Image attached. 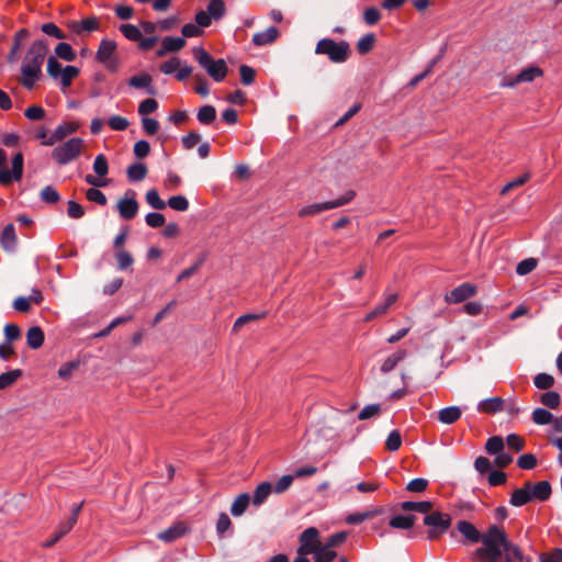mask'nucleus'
Wrapping results in <instances>:
<instances>
[{"label":"nucleus","instance_id":"6","mask_svg":"<svg viewBox=\"0 0 562 562\" xmlns=\"http://www.w3.org/2000/svg\"><path fill=\"white\" fill-rule=\"evenodd\" d=\"M355 198L356 192L353 190H348L336 200L305 205L299 210L297 215L299 217L314 216L324 211L344 206L350 203Z\"/></svg>","mask_w":562,"mask_h":562},{"label":"nucleus","instance_id":"45","mask_svg":"<svg viewBox=\"0 0 562 562\" xmlns=\"http://www.w3.org/2000/svg\"><path fill=\"white\" fill-rule=\"evenodd\" d=\"M22 375V370L14 369L0 374V390L12 385Z\"/></svg>","mask_w":562,"mask_h":562},{"label":"nucleus","instance_id":"8","mask_svg":"<svg viewBox=\"0 0 562 562\" xmlns=\"http://www.w3.org/2000/svg\"><path fill=\"white\" fill-rule=\"evenodd\" d=\"M481 542L486 548H488V546H492L493 548H504L505 550L506 548H510L507 533L497 525H491L486 531L483 532Z\"/></svg>","mask_w":562,"mask_h":562},{"label":"nucleus","instance_id":"44","mask_svg":"<svg viewBox=\"0 0 562 562\" xmlns=\"http://www.w3.org/2000/svg\"><path fill=\"white\" fill-rule=\"evenodd\" d=\"M555 380L551 374L548 373H538L533 378V384L539 390L549 391L554 384Z\"/></svg>","mask_w":562,"mask_h":562},{"label":"nucleus","instance_id":"47","mask_svg":"<svg viewBox=\"0 0 562 562\" xmlns=\"http://www.w3.org/2000/svg\"><path fill=\"white\" fill-rule=\"evenodd\" d=\"M375 43V36L373 33L362 36L357 43V49L359 54L364 55L369 53Z\"/></svg>","mask_w":562,"mask_h":562},{"label":"nucleus","instance_id":"20","mask_svg":"<svg viewBox=\"0 0 562 562\" xmlns=\"http://www.w3.org/2000/svg\"><path fill=\"white\" fill-rule=\"evenodd\" d=\"M505 401L502 397H488L481 401L477 405V411L485 414H496L504 409Z\"/></svg>","mask_w":562,"mask_h":562},{"label":"nucleus","instance_id":"31","mask_svg":"<svg viewBox=\"0 0 562 562\" xmlns=\"http://www.w3.org/2000/svg\"><path fill=\"white\" fill-rule=\"evenodd\" d=\"M538 401L549 409H557L561 404V396L555 391H547L539 394Z\"/></svg>","mask_w":562,"mask_h":562},{"label":"nucleus","instance_id":"36","mask_svg":"<svg viewBox=\"0 0 562 562\" xmlns=\"http://www.w3.org/2000/svg\"><path fill=\"white\" fill-rule=\"evenodd\" d=\"M406 355V351L401 349L389 356L381 366V372L389 373L392 371L400 361L405 359Z\"/></svg>","mask_w":562,"mask_h":562},{"label":"nucleus","instance_id":"23","mask_svg":"<svg viewBox=\"0 0 562 562\" xmlns=\"http://www.w3.org/2000/svg\"><path fill=\"white\" fill-rule=\"evenodd\" d=\"M279 37V31L274 26H270L262 32H258L252 36V43L255 46H265L272 44Z\"/></svg>","mask_w":562,"mask_h":562},{"label":"nucleus","instance_id":"22","mask_svg":"<svg viewBox=\"0 0 562 562\" xmlns=\"http://www.w3.org/2000/svg\"><path fill=\"white\" fill-rule=\"evenodd\" d=\"M79 68L76 66L67 65L60 74L57 76V80L60 85V89L66 91L72 83V81L79 76Z\"/></svg>","mask_w":562,"mask_h":562},{"label":"nucleus","instance_id":"4","mask_svg":"<svg viewBox=\"0 0 562 562\" xmlns=\"http://www.w3.org/2000/svg\"><path fill=\"white\" fill-rule=\"evenodd\" d=\"M350 52L349 43L345 41L335 42L331 38L318 41L315 47L317 55H326L335 64L345 63L349 58Z\"/></svg>","mask_w":562,"mask_h":562},{"label":"nucleus","instance_id":"17","mask_svg":"<svg viewBox=\"0 0 562 562\" xmlns=\"http://www.w3.org/2000/svg\"><path fill=\"white\" fill-rule=\"evenodd\" d=\"M529 490L532 501L544 502L550 498L552 493L551 484L548 481H540L535 484L529 482Z\"/></svg>","mask_w":562,"mask_h":562},{"label":"nucleus","instance_id":"25","mask_svg":"<svg viewBox=\"0 0 562 562\" xmlns=\"http://www.w3.org/2000/svg\"><path fill=\"white\" fill-rule=\"evenodd\" d=\"M100 27L99 19L95 16H90L87 19H83L82 21H76L71 23V29L77 34H80L82 32H92L97 31Z\"/></svg>","mask_w":562,"mask_h":562},{"label":"nucleus","instance_id":"1","mask_svg":"<svg viewBox=\"0 0 562 562\" xmlns=\"http://www.w3.org/2000/svg\"><path fill=\"white\" fill-rule=\"evenodd\" d=\"M48 47L44 41H34L27 49L21 66V85L31 90L42 76V66Z\"/></svg>","mask_w":562,"mask_h":562},{"label":"nucleus","instance_id":"43","mask_svg":"<svg viewBox=\"0 0 562 562\" xmlns=\"http://www.w3.org/2000/svg\"><path fill=\"white\" fill-rule=\"evenodd\" d=\"M504 449V440L501 436H493L487 439L485 450L488 454L496 456Z\"/></svg>","mask_w":562,"mask_h":562},{"label":"nucleus","instance_id":"38","mask_svg":"<svg viewBox=\"0 0 562 562\" xmlns=\"http://www.w3.org/2000/svg\"><path fill=\"white\" fill-rule=\"evenodd\" d=\"M397 301L396 293H385L383 302L379 304L370 316L386 314L390 307Z\"/></svg>","mask_w":562,"mask_h":562},{"label":"nucleus","instance_id":"24","mask_svg":"<svg viewBox=\"0 0 562 562\" xmlns=\"http://www.w3.org/2000/svg\"><path fill=\"white\" fill-rule=\"evenodd\" d=\"M0 243L5 251H13L15 249L18 244V237L13 224H8L7 226H4L1 234Z\"/></svg>","mask_w":562,"mask_h":562},{"label":"nucleus","instance_id":"51","mask_svg":"<svg viewBox=\"0 0 562 562\" xmlns=\"http://www.w3.org/2000/svg\"><path fill=\"white\" fill-rule=\"evenodd\" d=\"M206 12L215 20L223 16L225 12V4L223 0H212L209 5Z\"/></svg>","mask_w":562,"mask_h":562},{"label":"nucleus","instance_id":"63","mask_svg":"<svg viewBox=\"0 0 562 562\" xmlns=\"http://www.w3.org/2000/svg\"><path fill=\"white\" fill-rule=\"evenodd\" d=\"M537 267V260L533 258H528L520 261L516 267V272L519 276H525L533 271Z\"/></svg>","mask_w":562,"mask_h":562},{"label":"nucleus","instance_id":"10","mask_svg":"<svg viewBox=\"0 0 562 562\" xmlns=\"http://www.w3.org/2000/svg\"><path fill=\"white\" fill-rule=\"evenodd\" d=\"M80 128V123L76 121H68L60 123L49 135V139L42 142L43 146H53L54 144L64 140L71 134H75Z\"/></svg>","mask_w":562,"mask_h":562},{"label":"nucleus","instance_id":"14","mask_svg":"<svg viewBox=\"0 0 562 562\" xmlns=\"http://www.w3.org/2000/svg\"><path fill=\"white\" fill-rule=\"evenodd\" d=\"M456 529L463 536V543H477L481 541L483 533L468 520H459L456 525Z\"/></svg>","mask_w":562,"mask_h":562},{"label":"nucleus","instance_id":"18","mask_svg":"<svg viewBox=\"0 0 562 562\" xmlns=\"http://www.w3.org/2000/svg\"><path fill=\"white\" fill-rule=\"evenodd\" d=\"M531 494L529 490V481L525 482L522 487L516 488L509 498V504L514 507H520L531 502Z\"/></svg>","mask_w":562,"mask_h":562},{"label":"nucleus","instance_id":"62","mask_svg":"<svg viewBox=\"0 0 562 562\" xmlns=\"http://www.w3.org/2000/svg\"><path fill=\"white\" fill-rule=\"evenodd\" d=\"M41 199L46 203H56L59 201L60 196L54 187L46 186L41 191Z\"/></svg>","mask_w":562,"mask_h":562},{"label":"nucleus","instance_id":"2","mask_svg":"<svg viewBox=\"0 0 562 562\" xmlns=\"http://www.w3.org/2000/svg\"><path fill=\"white\" fill-rule=\"evenodd\" d=\"M86 149V143L80 137H71L55 146L50 153L52 159L59 166L68 165L78 159Z\"/></svg>","mask_w":562,"mask_h":562},{"label":"nucleus","instance_id":"12","mask_svg":"<svg viewBox=\"0 0 562 562\" xmlns=\"http://www.w3.org/2000/svg\"><path fill=\"white\" fill-rule=\"evenodd\" d=\"M43 302V295L41 291L33 290L29 296H20L14 300L13 307L18 313H30L32 312L33 305H40Z\"/></svg>","mask_w":562,"mask_h":562},{"label":"nucleus","instance_id":"33","mask_svg":"<svg viewBox=\"0 0 562 562\" xmlns=\"http://www.w3.org/2000/svg\"><path fill=\"white\" fill-rule=\"evenodd\" d=\"M417 517L415 515H397L390 519L389 525L392 528L396 529H411L416 521Z\"/></svg>","mask_w":562,"mask_h":562},{"label":"nucleus","instance_id":"27","mask_svg":"<svg viewBox=\"0 0 562 562\" xmlns=\"http://www.w3.org/2000/svg\"><path fill=\"white\" fill-rule=\"evenodd\" d=\"M116 50V43L111 40H102L95 54V59L100 63L106 61L113 57Z\"/></svg>","mask_w":562,"mask_h":562},{"label":"nucleus","instance_id":"40","mask_svg":"<svg viewBox=\"0 0 562 562\" xmlns=\"http://www.w3.org/2000/svg\"><path fill=\"white\" fill-rule=\"evenodd\" d=\"M55 54L58 58L65 61H72L76 59V53L72 47L65 42L58 43L55 47Z\"/></svg>","mask_w":562,"mask_h":562},{"label":"nucleus","instance_id":"42","mask_svg":"<svg viewBox=\"0 0 562 562\" xmlns=\"http://www.w3.org/2000/svg\"><path fill=\"white\" fill-rule=\"evenodd\" d=\"M315 562H333L337 552L325 547L323 543L314 551Z\"/></svg>","mask_w":562,"mask_h":562},{"label":"nucleus","instance_id":"57","mask_svg":"<svg viewBox=\"0 0 562 562\" xmlns=\"http://www.w3.org/2000/svg\"><path fill=\"white\" fill-rule=\"evenodd\" d=\"M157 109L158 102L153 98H148L139 103L138 113L145 117L146 115L155 112Z\"/></svg>","mask_w":562,"mask_h":562},{"label":"nucleus","instance_id":"13","mask_svg":"<svg viewBox=\"0 0 562 562\" xmlns=\"http://www.w3.org/2000/svg\"><path fill=\"white\" fill-rule=\"evenodd\" d=\"M475 293L476 286L465 282L447 293L445 299L448 303H460L473 296Z\"/></svg>","mask_w":562,"mask_h":562},{"label":"nucleus","instance_id":"60","mask_svg":"<svg viewBox=\"0 0 562 562\" xmlns=\"http://www.w3.org/2000/svg\"><path fill=\"white\" fill-rule=\"evenodd\" d=\"M293 480L294 476L292 474L283 475L277 481L272 488L277 494L284 493L286 490L290 488V486L293 483Z\"/></svg>","mask_w":562,"mask_h":562},{"label":"nucleus","instance_id":"49","mask_svg":"<svg viewBox=\"0 0 562 562\" xmlns=\"http://www.w3.org/2000/svg\"><path fill=\"white\" fill-rule=\"evenodd\" d=\"M93 170L97 176L105 179V176L109 173V164L104 155L100 154L95 157L93 162Z\"/></svg>","mask_w":562,"mask_h":562},{"label":"nucleus","instance_id":"5","mask_svg":"<svg viewBox=\"0 0 562 562\" xmlns=\"http://www.w3.org/2000/svg\"><path fill=\"white\" fill-rule=\"evenodd\" d=\"M423 522L428 527L427 539L437 540L451 527L452 517L447 513L430 510L425 515Z\"/></svg>","mask_w":562,"mask_h":562},{"label":"nucleus","instance_id":"46","mask_svg":"<svg viewBox=\"0 0 562 562\" xmlns=\"http://www.w3.org/2000/svg\"><path fill=\"white\" fill-rule=\"evenodd\" d=\"M122 34L132 42H138L142 40L140 30L133 24H122L120 26Z\"/></svg>","mask_w":562,"mask_h":562},{"label":"nucleus","instance_id":"32","mask_svg":"<svg viewBox=\"0 0 562 562\" xmlns=\"http://www.w3.org/2000/svg\"><path fill=\"white\" fill-rule=\"evenodd\" d=\"M26 342L31 349H38L44 342V333L38 326L31 327L26 333Z\"/></svg>","mask_w":562,"mask_h":562},{"label":"nucleus","instance_id":"19","mask_svg":"<svg viewBox=\"0 0 562 562\" xmlns=\"http://www.w3.org/2000/svg\"><path fill=\"white\" fill-rule=\"evenodd\" d=\"M186 46L182 37H165L161 42V48L157 50V56L162 57L167 53L179 52Z\"/></svg>","mask_w":562,"mask_h":562},{"label":"nucleus","instance_id":"56","mask_svg":"<svg viewBox=\"0 0 562 562\" xmlns=\"http://www.w3.org/2000/svg\"><path fill=\"white\" fill-rule=\"evenodd\" d=\"M64 68L65 67L57 60L55 56L48 57L47 74L52 79L57 80L58 74H60Z\"/></svg>","mask_w":562,"mask_h":562},{"label":"nucleus","instance_id":"16","mask_svg":"<svg viewBox=\"0 0 562 562\" xmlns=\"http://www.w3.org/2000/svg\"><path fill=\"white\" fill-rule=\"evenodd\" d=\"M187 531L188 528L183 522H177L166 530L160 531L157 538L164 542L170 543L184 536Z\"/></svg>","mask_w":562,"mask_h":562},{"label":"nucleus","instance_id":"28","mask_svg":"<svg viewBox=\"0 0 562 562\" xmlns=\"http://www.w3.org/2000/svg\"><path fill=\"white\" fill-rule=\"evenodd\" d=\"M434 504L429 501H422V502H413V501H406L401 503V508L404 512H417L422 514H429V512L432 509Z\"/></svg>","mask_w":562,"mask_h":562},{"label":"nucleus","instance_id":"34","mask_svg":"<svg viewBox=\"0 0 562 562\" xmlns=\"http://www.w3.org/2000/svg\"><path fill=\"white\" fill-rule=\"evenodd\" d=\"M272 490V485L269 482L260 483L254 492L252 504L255 506H260L261 504H263Z\"/></svg>","mask_w":562,"mask_h":562},{"label":"nucleus","instance_id":"37","mask_svg":"<svg viewBox=\"0 0 562 562\" xmlns=\"http://www.w3.org/2000/svg\"><path fill=\"white\" fill-rule=\"evenodd\" d=\"M553 415L546 408L537 407L531 414V419L536 425L544 426L551 424Z\"/></svg>","mask_w":562,"mask_h":562},{"label":"nucleus","instance_id":"29","mask_svg":"<svg viewBox=\"0 0 562 562\" xmlns=\"http://www.w3.org/2000/svg\"><path fill=\"white\" fill-rule=\"evenodd\" d=\"M518 80L521 83L532 82L537 78H541L543 76V70L539 66H528L521 69L518 74Z\"/></svg>","mask_w":562,"mask_h":562},{"label":"nucleus","instance_id":"41","mask_svg":"<svg viewBox=\"0 0 562 562\" xmlns=\"http://www.w3.org/2000/svg\"><path fill=\"white\" fill-rule=\"evenodd\" d=\"M196 117L201 124H211L216 117V110L213 105H203L198 111Z\"/></svg>","mask_w":562,"mask_h":562},{"label":"nucleus","instance_id":"3","mask_svg":"<svg viewBox=\"0 0 562 562\" xmlns=\"http://www.w3.org/2000/svg\"><path fill=\"white\" fill-rule=\"evenodd\" d=\"M193 55L199 65L207 72V75L216 82L223 81L227 74L228 67L224 59H214L204 48L196 47Z\"/></svg>","mask_w":562,"mask_h":562},{"label":"nucleus","instance_id":"15","mask_svg":"<svg viewBox=\"0 0 562 562\" xmlns=\"http://www.w3.org/2000/svg\"><path fill=\"white\" fill-rule=\"evenodd\" d=\"M127 85L133 89H144L148 94H155L156 92L153 85V77L147 72H140L132 76L127 80Z\"/></svg>","mask_w":562,"mask_h":562},{"label":"nucleus","instance_id":"59","mask_svg":"<svg viewBox=\"0 0 562 562\" xmlns=\"http://www.w3.org/2000/svg\"><path fill=\"white\" fill-rule=\"evenodd\" d=\"M108 125L113 131H125L128 127L130 122L123 116L113 115L108 120Z\"/></svg>","mask_w":562,"mask_h":562},{"label":"nucleus","instance_id":"9","mask_svg":"<svg viewBox=\"0 0 562 562\" xmlns=\"http://www.w3.org/2000/svg\"><path fill=\"white\" fill-rule=\"evenodd\" d=\"M321 544L322 542L319 541V531L317 528L308 527L300 535L297 554H313Z\"/></svg>","mask_w":562,"mask_h":562},{"label":"nucleus","instance_id":"35","mask_svg":"<svg viewBox=\"0 0 562 562\" xmlns=\"http://www.w3.org/2000/svg\"><path fill=\"white\" fill-rule=\"evenodd\" d=\"M72 527L74 519H67L66 521H63L59 525L58 530L54 533V536L44 543V547H53L57 541H59L64 536H66L72 529Z\"/></svg>","mask_w":562,"mask_h":562},{"label":"nucleus","instance_id":"55","mask_svg":"<svg viewBox=\"0 0 562 562\" xmlns=\"http://www.w3.org/2000/svg\"><path fill=\"white\" fill-rule=\"evenodd\" d=\"M428 480L423 477H417L411 480L407 485L406 490L411 493H423L428 487Z\"/></svg>","mask_w":562,"mask_h":562},{"label":"nucleus","instance_id":"52","mask_svg":"<svg viewBox=\"0 0 562 562\" xmlns=\"http://www.w3.org/2000/svg\"><path fill=\"white\" fill-rule=\"evenodd\" d=\"M168 205L179 212H184L189 209V201L183 195H175L168 200Z\"/></svg>","mask_w":562,"mask_h":562},{"label":"nucleus","instance_id":"58","mask_svg":"<svg viewBox=\"0 0 562 562\" xmlns=\"http://www.w3.org/2000/svg\"><path fill=\"white\" fill-rule=\"evenodd\" d=\"M347 537H348L347 531L336 532L327 538L324 546L333 550V548H336V547L342 544L346 541Z\"/></svg>","mask_w":562,"mask_h":562},{"label":"nucleus","instance_id":"26","mask_svg":"<svg viewBox=\"0 0 562 562\" xmlns=\"http://www.w3.org/2000/svg\"><path fill=\"white\" fill-rule=\"evenodd\" d=\"M462 411L458 406H449L438 412V419L440 423L451 425L460 419Z\"/></svg>","mask_w":562,"mask_h":562},{"label":"nucleus","instance_id":"39","mask_svg":"<svg viewBox=\"0 0 562 562\" xmlns=\"http://www.w3.org/2000/svg\"><path fill=\"white\" fill-rule=\"evenodd\" d=\"M126 173L131 181H140L147 175V167L142 162H136L127 168Z\"/></svg>","mask_w":562,"mask_h":562},{"label":"nucleus","instance_id":"53","mask_svg":"<svg viewBox=\"0 0 562 562\" xmlns=\"http://www.w3.org/2000/svg\"><path fill=\"white\" fill-rule=\"evenodd\" d=\"M402 445V436L398 430H392L385 441V448L390 451H396Z\"/></svg>","mask_w":562,"mask_h":562},{"label":"nucleus","instance_id":"61","mask_svg":"<svg viewBox=\"0 0 562 562\" xmlns=\"http://www.w3.org/2000/svg\"><path fill=\"white\" fill-rule=\"evenodd\" d=\"M87 200L94 202L99 205L106 204V196L98 188H90L86 191Z\"/></svg>","mask_w":562,"mask_h":562},{"label":"nucleus","instance_id":"11","mask_svg":"<svg viewBox=\"0 0 562 562\" xmlns=\"http://www.w3.org/2000/svg\"><path fill=\"white\" fill-rule=\"evenodd\" d=\"M136 192L127 190L125 195L117 202V211L122 218L132 220L138 212V203L135 199Z\"/></svg>","mask_w":562,"mask_h":562},{"label":"nucleus","instance_id":"48","mask_svg":"<svg viewBox=\"0 0 562 562\" xmlns=\"http://www.w3.org/2000/svg\"><path fill=\"white\" fill-rule=\"evenodd\" d=\"M115 259L117 262V268L120 270H125L131 267L134 262L132 255L125 249H120L115 252Z\"/></svg>","mask_w":562,"mask_h":562},{"label":"nucleus","instance_id":"54","mask_svg":"<svg viewBox=\"0 0 562 562\" xmlns=\"http://www.w3.org/2000/svg\"><path fill=\"white\" fill-rule=\"evenodd\" d=\"M43 33L57 40H65L66 34L53 22L45 23L41 26Z\"/></svg>","mask_w":562,"mask_h":562},{"label":"nucleus","instance_id":"21","mask_svg":"<svg viewBox=\"0 0 562 562\" xmlns=\"http://www.w3.org/2000/svg\"><path fill=\"white\" fill-rule=\"evenodd\" d=\"M383 513V507H374L372 509H368L361 513H353L346 517V522L349 525H358L363 522L364 520H369L379 515H382Z\"/></svg>","mask_w":562,"mask_h":562},{"label":"nucleus","instance_id":"50","mask_svg":"<svg viewBox=\"0 0 562 562\" xmlns=\"http://www.w3.org/2000/svg\"><path fill=\"white\" fill-rule=\"evenodd\" d=\"M146 201L153 209L164 210L166 207V202L160 199L159 193L156 189L147 191Z\"/></svg>","mask_w":562,"mask_h":562},{"label":"nucleus","instance_id":"7","mask_svg":"<svg viewBox=\"0 0 562 562\" xmlns=\"http://www.w3.org/2000/svg\"><path fill=\"white\" fill-rule=\"evenodd\" d=\"M8 157L5 151L0 148V184L8 186L12 181H20L23 175V155L18 153L12 159V169L5 167Z\"/></svg>","mask_w":562,"mask_h":562},{"label":"nucleus","instance_id":"30","mask_svg":"<svg viewBox=\"0 0 562 562\" xmlns=\"http://www.w3.org/2000/svg\"><path fill=\"white\" fill-rule=\"evenodd\" d=\"M250 499L248 493L239 494L231 505V514L235 517L241 516L246 512Z\"/></svg>","mask_w":562,"mask_h":562},{"label":"nucleus","instance_id":"64","mask_svg":"<svg viewBox=\"0 0 562 562\" xmlns=\"http://www.w3.org/2000/svg\"><path fill=\"white\" fill-rule=\"evenodd\" d=\"M540 562H562V548H555L550 552L541 553Z\"/></svg>","mask_w":562,"mask_h":562}]
</instances>
